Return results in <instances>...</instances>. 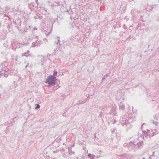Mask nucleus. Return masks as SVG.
I'll use <instances>...</instances> for the list:
<instances>
[{
    "instance_id": "nucleus-1",
    "label": "nucleus",
    "mask_w": 159,
    "mask_h": 159,
    "mask_svg": "<svg viewBox=\"0 0 159 159\" xmlns=\"http://www.w3.org/2000/svg\"><path fill=\"white\" fill-rule=\"evenodd\" d=\"M56 80L57 79L55 77L51 75L47 78L45 82L48 83L49 85L55 84Z\"/></svg>"
},
{
    "instance_id": "nucleus-3",
    "label": "nucleus",
    "mask_w": 159,
    "mask_h": 159,
    "mask_svg": "<svg viewBox=\"0 0 159 159\" xmlns=\"http://www.w3.org/2000/svg\"><path fill=\"white\" fill-rule=\"evenodd\" d=\"M36 105H37V107L35 108L36 109L39 108L40 107V106H39V105L38 104H37Z\"/></svg>"
},
{
    "instance_id": "nucleus-2",
    "label": "nucleus",
    "mask_w": 159,
    "mask_h": 159,
    "mask_svg": "<svg viewBox=\"0 0 159 159\" xmlns=\"http://www.w3.org/2000/svg\"><path fill=\"white\" fill-rule=\"evenodd\" d=\"M57 71L56 70H54V72H53V75L54 76H56L57 74Z\"/></svg>"
}]
</instances>
